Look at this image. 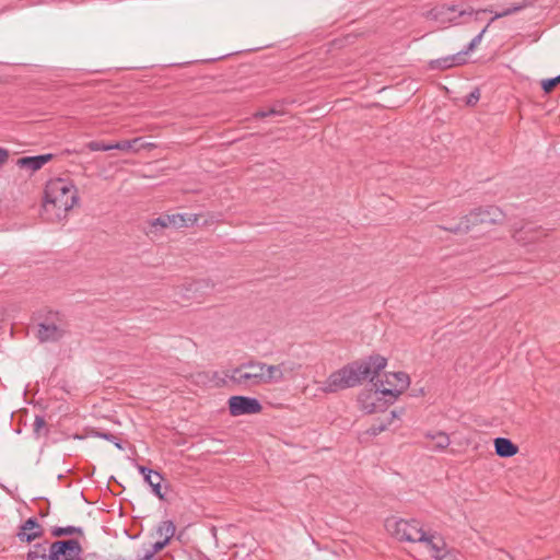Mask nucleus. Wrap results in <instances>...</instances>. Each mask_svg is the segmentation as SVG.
<instances>
[{
    "label": "nucleus",
    "mask_w": 560,
    "mask_h": 560,
    "mask_svg": "<svg viewBox=\"0 0 560 560\" xmlns=\"http://www.w3.org/2000/svg\"><path fill=\"white\" fill-rule=\"evenodd\" d=\"M27 560H50L49 553L44 555L38 550L31 551L27 556Z\"/></svg>",
    "instance_id": "32"
},
{
    "label": "nucleus",
    "mask_w": 560,
    "mask_h": 560,
    "mask_svg": "<svg viewBox=\"0 0 560 560\" xmlns=\"http://www.w3.org/2000/svg\"><path fill=\"white\" fill-rule=\"evenodd\" d=\"M261 410L260 402L255 398L247 397V415L257 413Z\"/></svg>",
    "instance_id": "29"
},
{
    "label": "nucleus",
    "mask_w": 560,
    "mask_h": 560,
    "mask_svg": "<svg viewBox=\"0 0 560 560\" xmlns=\"http://www.w3.org/2000/svg\"><path fill=\"white\" fill-rule=\"evenodd\" d=\"M503 212L495 206L477 208L469 214L465 215L456 226L446 228L445 230L454 233H466L470 230L471 225L482 223L497 224L503 220Z\"/></svg>",
    "instance_id": "4"
},
{
    "label": "nucleus",
    "mask_w": 560,
    "mask_h": 560,
    "mask_svg": "<svg viewBox=\"0 0 560 560\" xmlns=\"http://www.w3.org/2000/svg\"><path fill=\"white\" fill-rule=\"evenodd\" d=\"M230 412L232 416L245 415V397L234 396L230 398Z\"/></svg>",
    "instance_id": "22"
},
{
    "label": "nucleus",
    "mask_w": 560,
    "mask_h": 560,
    "mask_svg": "<svg viewBox=\"0 0 560 560\" xmlns=\"http://www.w3.org/2000/svg\"><path fill=\"white\" fill-rule=\"evenodd\" d=\"M86 147L91 150V151H108V150H113L114 147H113V143L112 144H106L104 142H100V141H91L86 144Z\"/></svg>",
    "instance_id": "28"
},
{
    "label": "nucleus",
    "mask_w": 560,
    "mask_h": 560,
    "mask_svg": "<svg viewBox=\"0 0 560 560\" xmlns=\"http://www.w3.org/2000/svg\"><path fill=\"white\" fill-rule=\"evenodd\" d=\"M480 98V92L478 89H475L467 97H466V104L469 106H474L477 104V102Z\"/></svg>",
    "instance_id": "31"
},
{
    "label": "nucleus",
    "mask_w": 560,
    "mask_h": 560,
    "mask_svg": "<svg viewBox=\"0 0 560 560\" xmlns=\"http://www.w3.org/2000/svg\"><path fill=\"white\" fill-rule=\"evenodd\" d=\"M78 200V189L71 178L55 177L46 183L43 208L49 220L65 219Z\"/></svg>",
    "instance_id": "2"
},
{
    "label": "nucleus",
    "mask_w": 560,
    "mask_h": 560,
    "mask_svg": "<svg viewBox=\"0 0 560 560\" xmlns=\"http://www.w3.org/2000/svg\"><path fill=\"white\" fill-rule=\"evenodd\" d=\"M481 12H490L493 11L491 9L477 10L474 9H459L455 4H441L428 12V18L433 20L440 24H459V19L465 15H475V20H478V15Z\"/></svg>",
    "instance_id": "5"
},
{
    "label": "nucleus",
    "mask_w": 560,
    "mask_h": 560,
    "mask_svg": "<svg viewBox=\"0 0 560 560\" xmlns=\"http://www.w3.org/2000/svg\"><path fill=\"white\" fill-rule=\"evenodd\" d=\"M202 284V281L185 280L180 284V291L184 292L187 298H190L194 293L199 291Z\"/></svg>",
    "instance_id": "23"
},
{
    "label": "nucleus",
    "mask_w": 560,
    "mask_h": 560,
    "mask_svg": "<svg viewBox=\"0 0 560 560\" xmlns=\"http://www.w3.org/2000/svg\"><path fill=\"white\" fill-rule=\"evenodd\" d=\"M301 365L292 361H283L279 364L271 365V369L277 370L275 374L273 384L280 383L285 378L294 377L300 370Z\"/></svg>",
    "instance_id": "14"
},
{
    "label": "nucleus",
    "mask_w": 560,
    "mask_h": 560,
    "mask_svg": "<svg viewBox=\"0 0 560 560\" xmlns=\"http://www.w3.org/2000/svg\"><path fill=\"white\" fill-rule=\"evenodd\" d=\"M386 530L400 541L421 542L427 550L435 552L442 546V537L436 534L425 532L417 520H404L389 517L385 522Z\"/></svg>",
    "instance_id": "3"
},
{
    "label": "nucleus",
    "mask_w": 560,
    "mask_h": 560,
    "mask_svg": "<svg viewBox=\"0 0 560 560\" xmlns=\"http://www.w3.org/2000/svg\"><path fill=\"white\" fill-rule=\"evenodd\" d=\"M256 49H257V47L247 48V51H248V50H256Z\"/></svg>",
    "instance_id": "37"
},
{
    "label": "nucleus",
    "mask_w": 560,
    "mask_h": 560,
    "mask_svg": "<svg viewBox=\"0 0 560 560\" xmlns=\"http://www.w3.org/2000/svg\"><path fill=\"white\" fill-rule=\"evenodd\" d=\"M444 549H445V542L444 540L442 539V546L441 548L439 549V551H434V550H428L431 556L433 558H435L436 560H456L452 555L447 553V552H444Z\"/></svg>",
    "instance_id": "25"
},
{
    "label": "nucleus",
    "mask_w": 560,
    "mask_h": 560,
    "mask_svg": "<svg viewBox=\"0 0 560 560\" xmlns=\"http://www.w3.org/2000/svg\"><path fill=\"white\" fill-rule=\"evenodd\" d=\"M171 215L170 214H165V215H162L158 219H155L152 223L153 226H161V228H172L171 226Z\"/></svg>",
    "instance_id": "30"
},
{
    "label": "nucleus",
    "mask_w": 560,
    "mask_h": 560,
    "mask_svg": "<svg viewBox=\"0 0 560 560\" xmlns=\"http://www.w3.org/2000/svg\"><path fill=\"white\" fill-rule=\"evenodd\" d=\"M66 322L57 313H49L37 325L36 336L42 342L57 341L66 332Z\"/></svg>",
    "instance_id": "7"
},
{
    "label": "nucleus",
    "mask_w": 560,
    "mask_h": 560,
    "mask_svg": "<svg viewBox=\"0 0 560 560\" xmlns=\"http://www.w3.org/2000/svg\"><path fill=\"white\" fill-rule=\"evenodd\" d=\"M466 62L464 54L457 52L443 58L434 59L429 62V67L432 70H445L455 66H460Z\"/></svg>",
    "instance_id": "13"
},
{
    "label": "nucleus",
    "mask_w": 560,
    "mask_h": 560,
    "mask_svg": "<svg viewBox=\"0 0 560 560\" xmlns=\"http://www.w3.org/2000/svg\"><path fill=\"white\" fill-rule=\"evenodd\" d=\"M532 5V2L530 1H523L522 3L520 4H514L503 11H500V12H494V15L492 16V19L490 20V22L486 25V27H483V30L476 36L471 39V42L469 43L468 47L466 50L464 51H460L462 54H464V57L466 58V55L469 52V51H472L481 42L485 33L487 32L488 27L490 26V24L495 21L497 19H500V18H504V16H508V15H511V14H514V13H517L520 12L521 10L527 8Z\"/></svg>",
    "instance_id": "11"
},
{
    "label": "nucleus",
    "mask_w": 560,
    "mask_h": 560,
    "mask_svg": "<svg viewBox=\"0 0 560 560\" xmlns=\"http://www.w3.org/2000/svg\"><path fill=\"white\" fill-rule=\"evenodd\" d=\"M140 471L143 475L145 481L152 488V491L154 492V494L158 495L159 498H163V495L161 493L162 476L159 472L153 471L148 468H144V467H140Z\"/></svg>",
    "instance_id": "16"
},
{
    "label": "nucleus",
    "mask_w": 560,
    "mask_h": 560,
    "mask_svg": "<svg viewBox=\"0 0 560 560\" xmlns=\"http://www.w3.org/2000/svg\"><path fill=\"white\" fill-rule=\"evenodd\" d=\"M548 236L549 230L532 223H522L512 230V238L523 247L539 244Z\"/></svg>",
    "instance_id": "8"
},
{
    "label": "nucleus",
    "mask_w": 560,
    "mask_h": 560,
    "mask_svg": "<svg viewBox=\"0 0 560 560\" xmlns=\"http://www.w3.org/2000/svg\"><path fill=\"white\" fill-rule=\"evenodd\" d=\"M38 535H39V527H38L37 523L33 520H27L22 527L20 537L22 539L31 541Z\"/></svg>",
    "instance_id": "20"
},
{
    "label": "nucleus",
    "mask_w": 560,
    "mask_h": 560,
    "mask_svg": "<svg viewBox=\"0 0 560 560\" xmlns=\"http://www.w3.org/2000/svg\"><path fill=\"white\" fill-rule=\"evenodd\" d=\"M276 114H277V112L275 109L259 110L254 114V118H265V117H268L270 115H276Z\"/></svg>",
    "instance_id": "34"
},
{
    "label": "nucleus",
    "mask_w": 560,
    "mask_h": 560,
    "mask_svg": "<svg viewBox=\"0 0 560 560\" xmlns=\"http://www.w3.org/2000/svg\"><path fill=\"white\" fill-rule=\"evenodd\" d=\"M45 420L42 417H36L34 421V430L37 434L42 432V430L45 428Z\"/></svg>",
    "instance_id": "33"
},
{
    "label": "nucleus",
    "mask_w": 560,
    "mask_h": 560,
    "mask_svg": "<svg viewBox=\"0 0 560 560\" xmlns=\"http://www.w3.org/2000/svg\"><path fill=\"white\" fill-rule=\"evenodd\" d=\"M494 448L500 457H511L518 452V447L509 439L497 438L494 440Z\"/></svg>",
    "instance_id": "15"
},
{
    "label": "nucleus",
    "mask_w": 560,
    "mask_h": 560,
    "mask_svg": "<svg viewBox=\"0 0 560 560\" xmlns=\"http://www.w3.org/2000/svg\"><path fill=\"white\" fill-rule=\"evenodd\" d=\"M386 365L387 359L381 354L352 361L332 372L323 383L320 390L332 394L355 387L366 380L373 381Z\"/></svg>",
    "instance_id": "1"
},
{
    "label": "nucleus",
    "mask_w": 560,
    "mask_h": 560,
    "mask_svg": "<svg viewBox=\"0 0 560 560\" xmlns=\"http://www.w3.org/2000/svg\"><path fill=\"white\" fill-rule=\"evenodd\" d=\"M52 158L54 155L50 153L35 156H23L18 159L16 165L22 170H26L31 173H34L36 171H39L45 164L50 162Z\"/></svg>",
    "instance_id": "12"
},
{
    "label": "nucleus",
    "mask_w": 560,
    "mask_h": 560,
    "mask_svg": "<svg viewBox=\"0 0 560 560\" xmlns=\"http://www.w3.org/2000/svg\"><path fill=\"white\" fill-rule=\"evenodd\" d=\"M394 418H396V412H395V411H392V418H390V420H389L388 422H386V423L382 422V423H380V424H374V425H372V427L369 429V431H368V432H369L371 435H377L378 433H381V432H383V431H385V430L387 429L388 424H390V422H392V420H393Z\"/></svg>",
    "instance_id": "26"
},
{
    "label": "nucleus",
    "mask_w": 560,
    "mask_h": 560,
    "mask_svg": "<svg viewBox=\"0 0 560 560\" xmlns=\"http://www.w3.org/2000/svg\"><path fill=\"white\" fill-rule=\"evenodd\" d=\"M141 141V138H135L132 140H124L116 143H113L114 149L121 150V151H132L137 152L140 150V148H149L152 147L151 143H143L140 147H137V144Z\"/></svg>",
    "instance_id": "19"
},
{
    "label": "nucleus",
    "mask_w": 560,
    "mask_h": 560,
    "mask_svg": "<svg viewBox=\"0 0 560 560\" xmlns=\"http://www.w3.org/2000/svg\"><path fill=\"white\" fill-rule=\"evenodd\" d=\"M164 548L163 542H153L149 547L143 548L141 555H139V560H151L155 553L161 551Z\"/></svg>",
    "instance_id": "24"
},
{
    "label": "nucleus",
    "mask_w": 560,
    "mask_h": 560,
    "mask_svg": "<svg viewBox=\"0 0 560 560\" xmlns=\"http://www.w3.org/2000/svg\"><path fill=\"white\" fill-rule=\"evenodd\" d=\"M175 534V525L171 521H163L156 527L155 535L159 538L156 542H163L164 547Z\"/></svg>",
    "instance_id": "17"
},
{
    "label": "nucleus",
    "mask_w": 560,
    "mask_h": 560,
    "mask_svg": "<svg viewBox=\"0 0 560 560\" xmlns=\"http://www.w3.org/2000/svg\"><path fill=\"white\" fill-rule=\"evenodd\" d=\"M362 409L366 413H373L376 410L374 402L369 404V402H365V401L362 404Z\"/></svg>",
    "instance_id": "35"
},
{
    "label": "nucleus",
    "mask_w": 560,
    "mask_h": 560,
    "mask_svg": "<svg viewBox=\"0 0 560 560\" xmlns=\"http://www.w3.org/2000/svg\"><path fill=\"white\" fill-rule=\"evenodd\" d=\"M425 438L433 441V447L435 450H444L451 443L448 435L442 431H439L435 433H427Z\"/></svg>",
    "instance_id": "21"
},
{
    "label": "nucleus",
    "mask_w": 560,
    "mask_h": 560,
    "mask_svg": "<svg viewBox=\"0 0 560 560\" xmlns=\"http://www.w3.org/2000/svg\"><path fill=\"white\" fill-rule=\"evenodd\" d=\"M560 83V74L552 79L541 81V88L545 93H550Z\"/></svg>",
    "instance_id": "27"
},
{
    "label": "nucleus",
    "mask_w": 560,
    "mask_h": 560,
    "mask_svg": "<svg viewBox=\"0 0 560 560\" xmlns=\"http://www.w3.org/2000/svg\"><path fill=\"white\" fill-rule=\"evenodd\" d=\"M81 547L77 540H60L50 546V560H79Z\"/></svg>",
    "instance_id": "10"
},
{
    "label": "nucleus",
    "mask_w": 560,
    "mask_h": 560,
    "mask_svg": "<svg viewBox=\"0 0 560 560\" xmlns=\"http://www.w3.org/2000/svg\"><path fill=\"white\" fill-rule=\"evenodd\" d=\"M277 370L271 369V365L259 361H247V383L259 384H273V378Z\"/></svg>",
    "instance_id": "9"
},
{
    "label": "nucleus",
    "mask_w": 560,
    "mask_h": 560,
    "mask_svg": "<svg viewBox=\"0 0 560 560\" xmlns=\"http://www.w3.org/2000/svg\"><path fill=\"white\" fill-rule=\"evenodd\" d=\"M171 215V226L175 229H180L184 226L192 225L197 221V217L194 214H170Z\"/></svg>",
    "instance_id": "18"
},
{
    "label": "nucleus",
    "mask_w": 560,
    "mask_h": 560,
    "mask_svg": "<svg viewBox=\"0 0 560 560\" xmlns=\"http://www.w3.org/2000/svg\"><path fill=\"white\" fill-rule=\"evenodd\" d=\"M8 159V152L3 149H0V167L5 163Z\"/></svg>",
    "instance_id": "36"
},
{
    "label": "nucleus",
    "mask_w": 560,
    "mask_h": 560,
    "mask_svg": "<svg viewBox=\"0 0 560 560\" xmlns=\"http://www.w3.org/2000/svg\"><path fill=\"white\" fill-rule=\"evenodd\" d=\"M410 385V377L405 372H389L383 380L377 381L374 386L376 393L390 397L395 401Z\"/></svg>",
    "instance_id": "6"
}]
</instances>
